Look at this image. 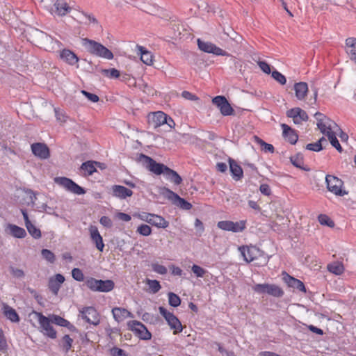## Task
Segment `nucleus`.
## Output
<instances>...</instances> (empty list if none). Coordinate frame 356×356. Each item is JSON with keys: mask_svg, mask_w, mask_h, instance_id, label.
<instances>
[{"mask_svg": "<svg viewBox=\"0 0 356 356\" xmlns=\"http://www.w3.org/2000/svg\"><path fill=\"white\" fill-rule=\"evenodd\" d=\"M317 120V127L321 132L328 137L331 145L341 152L343 149L336 137L337 130H340L338 125L331 119L327 118L323 113L317 112L314 115Z\"/></svg>", "mask_w": 356, "mask_h": 356, "instance_id": "1", "label": "nucleus"}, {"mask_svg": "<svg viewBox=\"0 0 356 356\" xmlns=\"http://www.w3.org/2000/svg\"><path fill=\"white\" fill-rule=\"evenodd\" d=\"M83 45L90 54L98 57L111 60L113 58V54L108 48L102 44L88 38L83 39Z\"/></svg>", "mask_w": 356, "mask_h": 356, "instance_id": "2", "label": "nucleus"}, {"mask_svg": "<svg viewBox=\"0 0 356 356\" xmlns=\"http://www.w3.org/2000/svg\"><path fill=\"white\" fill-rule=\"evenodd\" d=\"M86 285L92 291L109 292L114 289L115 284L111 280H102L89 277L86 280Z\"/></svg>", "mask_w": 356, "mask_h": 356, "instance_id": "3", "label": "nucleus"}, {"mask_svg": "<svg viewBox=\"0 0 356 356\" xmlns=\"http://www.w3.org/2000/svg\"><path fill=\"white\" fill-rule=\"evenodd\" d=\"M32 314L34 315L38 321L41 329L40 332H42L44 335L51 339H56L57 337V332L51 325V318L46 317L42 313L35 311H33Z\"/></svg>", "mask_w": 356, "mask_h": 356, "instance_id": "4", "label": "nucleus"}, {"mask_svg": "<svg viewBox=\"0 0 356 356\" xmlns=\"http://www.w3.org/2000/svg\"><path fill=\"white\" fill-rule=\"evenodd\" d=\"M148 124L154 129H156L160 126L167 124L170 128L175 124L173 120L171 118H168V115L162 111H156L151 113L147 116Z\"/></svg>", "mask_w": 356, "mask_h": 356, "instance_id": "5", "label": "nucleus"}, {"mask_svg": "<svg viewBox=\"0 0 356 356\" xmlns=\"http://www.w3.org/2000/svg\"><path fill=\"white\" fill-rule=\"evenodd\" d=\"M54 182L63 187L66 191L76 195H83L86 191L73 181L71 179L65 177H57L54 178Z\"/></svg>", "mask_w": 356, "mask_h": 356, "instance_id": "6", "label": "nucleus"}, {"mask_svg": "<svg viewBox=\"0 0 356 356\" xmlns=\"http://www.w3.org/2000/svg\"><path fill=\"white\" fill-rule=\"evenodd\" d=\"M139 160L145 165L147 169L156 175L164 174L166 168H168L164 164L157 163L151 157L143 154L140 155Z\"/></svg>", "mask_w": 356, "mask_h": 356, "instance_id": "7", "label": "nucleus"}, {"mask_svg": "<svg viewBox=\"0 0 356 356\" xmlns=\"http://www.w3.org/2000/svg\"><path fill=\"white\" fill-rule=\"evenodd\" d=\"M254 292L260 294L267 293L280 298L284 295L283 290L277 285L270 284H257L253 286Z\"/></svg>", "mask_w": 356, "mask_h": 356, "instance_id": "8", "label": "nucleus"}, {"mask_svg": "<svg viewBox=\"0 0 356 356\" xmlns=\"http://www.w3.org/2000/svg\"><path fill=\"white\" fill-rule=\"evenodd\" d=\"M159 310L160 314L163 316V318L167 321L170 327L174 330V334H177L182 331L183 327L181 323L177 316H175L172 313L168 311L163 307H159Z\"/></svg>", "mask_w": 356, "mask_h": 356, "instance_id": "9", "label": "nucleus"}, {"mask_svg": "<svg viewBox=\"0 0 356 356\" xmlns=\"http://www.w3.org/2000/svg\"><path fill=\"white\" fill-rule=\"evenodd\" d=\"M325 182L327 190L334 195L338 196H343L347 194V192L345 190H342L341 188L343 183L341 179H339L338 177L327 175L325 177Z\"/></svg>", "mask_w": 356, "mask_h": 356, "instance_id": "10", "label": "nucleus"}, {"mask_svg": "<svg viewBox=\"0 0 356 356\" xmlns=\"http://www.w3.org/2000/svg\"><path fill=\"white\" fill-rule=\"evenodd\" d=\"M127 325L129 329L134 332L142 340H149L152 338L151 332L147 330L146 326L138 321H130Z\"/></svg>", "mask_w": 356, "mask_h": 356, "instance_id": "11", "label": "nucleus"}, {"mask_svg": "<svg viewBox=\"0 0 356 356\" xmlns=\"http://www.w3.org/2000/svg\"><path fill=\"white\" fill-rule=\"evenodd\" d=\"M163 191V193L165 197L175 206L184 210H190L192 208V204L190 202L184 198L180 197L177 193H174L171 190L164 188Z\"/></svg>", "mask_w": 356, "mask_h": 356, "instance_id": "12", "label": "nucleus"}, {"mask_svg": "<svg viewBox=\"0 0 356 356\" xmlns=\"http://www.w3.org/2000/svg\"><path fill=\"white\" fill-rule=\"evenodd\" d=\"M217 226L219 229L225 231L241 232L246 227V221L240 220L238 222H233L231 220H222L218 222Z\"/></svg>", "mask_w": 356, "mask_h": 356, "instance_id": "13", "label": "nucleus"}, {"mask_svg": "<svg viewBox=\"0 0 356 356\" xmlns=\"http://www.w3.org/2000/svg\"><path fill=\"white\" fill-rule=\"evenodd\" d=\"M212 102L219 108L220 113L223 116L234 115V110L231 106L225 97L220 95L216 96L213 98Z\"/></svg>", "mask_w": 356, "mask_h": 356, "instance_id": "14", "label": "nucleus"}, {"mask_svg": "<svg viewBox=\"0 0 356 356\" xmlns=\"http://www.w3.org/2000/svg\"><path fill=\"white\" fill-rule=\"evenodd\" d=\"M197 42L198 48L204 52L213 54L216 56H229V54L226 51L211 42H204L200 39H197Z\"/></svg>", "mask_w": 356, "mask_h": 356, "instance_id": "15", "label": "nucleus"}, {"mask_svg": "<svg viewBox=\"0 0 356 356\" xmlns=\"http://www.w3.org/2000/svg\"><path fill=\"white\" fill-rule=\"evenodd\" d=\"M81 317L88 323L94 325L99 324V314L93 307H86L83 308L81 311Z\"/></svg>", "mask_w": 356, "mask_h": 356, "instance_id": "16", "label": "nucleus"}, {"mask_svg": "<svg viewBox=\"0 0 356 356\" xmlns=\"http://www.w3.org/2000/svg\"><path fill=\"white\" fill-rule=\"evenodd\" d=\"M286 116L292 118L296 124H300L308 120L307 113L299 107L291 108L286 112Z\"/></svg>", "mask_w": 356, "mask_h": 356, "instance_id": "17", "label": "nucleus"}, {"mask_svg": "<svg viewBox=\"0 0 356 356\" xmlns=\"http://www.w3.org/2000/svg\"><path fill=\"white\" fill-rule=\"evenodd\" d=\"M88 232L91 241L95 244L96 248L99 251L103 252L104 248V243L103 241V238L101 236L98 228L95 225H91L88 227Z\"/></svg>", "mask_w": 356, "mask_h": 356, "instance_id": "18", "label": "nucleus"}, {"mask_svg": "<svg viewBox=\"0 0 356 356\" xmlns=\"http://www.w3.org/2000/svg\"><path fill=\"white\" fill-rule=\"evenodd\" d=\"M31 147L33 154L41 159H47L50 156L49 149L44 143H33Z\"/></svg>", "mask_w": 356, "mask_h": 356, "instance_id": "19", "label": "nucleus"}, {"mask_svg": "<svg viewBox=\"0 0 356 356\" xmlns=\"http://www.w3.org/2000/svg\"><path fill=\"white\" fill-rule=\"evenodd\" d=\"M65 282V277L61 274H56L49 278L48 286L49 290L54 294L57 295L61 284Z\"/></svg>", "mask_w": 356, "mask_h": 356, "instance_id": "20", "label": "nucleus"}, {"mask_svg": "<svg viewBox=\"0 0 356 356\" xmlns=\"http://www.w3.org/2000/svg\"><path fill=\"white\" fill-rule=\"evenodd\" d=\"M281 127L282 129V136L284 139L292 145L296 144L298 139L296 131L286 124H282Z\"/></svg>", "mask_w": 356, "mask_h": 356, "instance_id": "21", "label": "nucleus"}, {"mask_svg": "<svg viewBox=\"0 0 356 356\" xmlns=\"http://www.w3.org/2000/svg\"><path fill=\"white\" fill-rule=\"evenodd\" d=\"M112 194L120 199H125L133 195V191L123 186L114 185L112 186Z\"/></svg>", "mask_w": 356, "mask_h": 356, "instance_id": "22", "label": "nucleus"}, {"mask_svg": "<svg viewBox=\"0 0 356 356\" xmlns=\"http://www.w3.org/2000/svg\"><path fill=\"white\" fill-rule=\"evenodd\" d=\"M112 314L114 319L118 322H122L127 318H134L131 312L122 307L113 308Z\"/></svg>", "mask_w": 356, "mask_h": 356, "instance_id": "23", "label": "nucleus"}, {"mask_svg": "<svg viewBox=\"0 0 356 356\" xmlns=\"http://www.w3.org/2000/svg\"><path fill=\"white\" fill-rule=\"evenodd\" d=\"M284 280L289 287L297 289L301 292H306L305 284L300 280L293 277L289 275H286V276L284 277Z\"/></svg>", "mask_w": 356, "mask_h": 356, "instance_id": "24", "label": "nucleus"}, {"mask_svg": "<svg viewBox=\"0 0 356 356\" xmlns=\"http://www.w3.org/2000/svg\"><path fill=\"white\" fill-rule=\"evenodd\" d=\"M229 170L232 178L236 180H240L243 176L242 168L232 159H229Z\"/></svg>", "mask_w": 356, "mask_h": 356, "instance_id": "25", "label": "nucleus"}, {"mask_svg": "<svg viewBox=\"0 0 356 356\" xmlns=\"http://www.w3.org/2000/svg\"><path fill=\"white\" fill-rule=\"evenodd\" d=\"M244 260L248 263L252 261L256 258L257 250L254 247L241 246L238 248Z\"/></svg>", "mask_w": 356, "mask_h": 356, "instance_id": "26", "label": "nucleus"}, {"mask_svg": "<svg viewBox=\"0 0 356 356\" xmlns=\"http://www.w3.org/2000/svg\"><path fill=\"white\" fill-rule=\"evenodd\" d=\"M346 51L350 60L356 62V39L349 38L346 40Z\"/></svg>", "mask_w": 356, "mask_h": 356, "instance_id": "27", "label": "nucleus"}, {"mask_svg": "<svg viewBox=\"0 0 356 356\" xmlns=\"http://www.w3.org/2000/svg\"><path fill=\"white\" fill-rule=\"evenodd\" d=\"M54 7L55 8L54 13L58 16H64L71 10L65 0H56Z\"/></svg>", "mask_w": 356, "mask_h": 356, "instance_id": "28", "label": "nucleus"}, {"mask_svg": "<svg viewBox=\"0 0 356 356\" xmlns=\"http://www.w3.org/2000/svg\"><path fill=\"white\" fill-rule=\"evenodd\" d=\"M60 58L70 65H74L79 61L77 56L73 51L66 49L60 52Z\"/></svg>", "mask_w": 356, "mask_h": 356, "instance_id": "29", "label": "nucleus"}, {"mask_svg": "<svg viewBox=\"0 0 356 356\" xmlns=\"http://www.w3.org/2000/svg\"><path fill=\"white\" fill-rule=\"evenodd\" d=\"M296 97L299 100H302L308 92V86L305 82H299L294 85Z\"/></svg>", "mask_w": 356, "mask_h": 356, "instance_id": "30", "label": "nucleus"}, {"mask_svg": "<svg viewBox=\"0 0 356 356\" xmlns=\"http://www.w3.org/2000/svg\"><path fill=\"white\" fill-rule=\"evenodd\" d=\"M136 47L138 50V54L140 56L141 61L147 65H151L153 63V56L152 53L147 51L144 47L137 45Z\"/></svg>", "mask_w": 356, "mask_h": 356, "instance_id": "31", "label": "nucleus"}, {"mask_svg": "<svg viewBox=\"0 0 356 356\" xmlns=\"http://www.w3.org/2000/svg\"><path fill=\"white\" fill-rule=\"evenodd\" d=\"M163 175L166 179L170 180L176 185H179L182 181V179L179 174L168 167L166 168Z\"/></svg>", "mask_w": 356, "mask_h": 356, "instance_id": "32", "label": "nucleus"}, {"mask_svg": "<svg viewBox=\"0 0 356 356\" xmlns=\"http://www.w3.org/2000/svg\"><path fill=\"white\" fill-rule=\"evenodd\" d=\"M8 229H9L10 234L15 238H23L26 236L25 229L17 225L9 224L8 225Z\"/></svg>", "mask_w": 356, "mask_h": 356, "instance_id": "33", "label": "nucleus"}, {"mask_svg": "<svg viewBox=\"0 0 356 356\" xmlns=\"http://www.w3.org/2000/svg\"><path fill=\"white\" fill-rule=\"evenodd\" d=\"M3 314L8 319L13 323L19 321V317L16 311L8 305H3Z\"/></svg>", "mask_w": 356, "mask_h": 356, "instance_id": "34", "label": "nucleus"}, {"mask_svg": "<svg viewBox=\"0 0 356 356\" xmlns=\"http://www.w3.org/2000/svg\"><path fill=\"white\" fill-rule=\"evenodd\" d=\"M149 224L159 228H166L169 222L162 216L152 214Z\"/></svg>", "mask_w": 356, "mask_h": 356, "instance_id": "35", "label": "nucleus"}, {"mask_svg": "<svg viewBox=\"0 0 356 356\" xmlns=\"http://www.w3.org/2000/svg\"><path fill=\"white\" fill-rule=\"evenodd\" d=\"M51 321L52 323L60 325L61 327H67L70 330L74 328V325H72L70 321L58 315H52L51 317Z\"/></svg>", "mask_w": 356, "mask_h": 356, "instance_id": "36", "label": "nucleus"}, {"mask_svg": "<svg viewBox=\"0 0 356 356\" xmlns=\"http://www.w3.org/2000/svg\"><path fill=\"white\" fill-rule=\"evenodd\" d=\"M327 270L337 275H341L344 271V267L342 263L335 261L327 265Z\"/></svg>", "mask_w": 356, "mask_h": 356, "instance_id": "37", "label": "nucleus"}, {"mask_svg": "<svg viewBox=\"0 0 356 356\" xmlns=\"http://www.w3.org/2000/svg\"><path fill=\"white\" fill-rule=\"evenodd\" d=\"M324 144L327 145V142L324 137H322L316 143L307 144L306 149L310 151L320 152L321 149H323V146Z\"/></svg>", "mask_w": 356, "mask_h": 356, "instance_id": "38", "label": "nucleus"}, {"mask_svg": "<svg viewBox=\"0 0 356 356\" xmlns=\"http://www.w3.org/2000/svg\"><path fill=\"white\" fill-rule=\"evenodd\" d=\"M95 163H97L89 161L82 163L81 170L84 172L85 176L92 175L96 171Z\"/></svg>", "mask_w": 356, "mask_h": 356, "instance_id": "39", "label": "nucleus"}, {"mask_svg": "<svg viewBox=\"0 0 356 356\" xmlns=\"http://www.w3.org/2000/svg\"><path fill=\"white\" fill-rule=\"evenodd\" d=\"M73 339L68 334H65L63 337L60 346L65 353H67L72 347Z\"/></svg>", "mask_w": 356, "mask_h": 356, "instance_id": "40", "label": "nucleus"}, {"mask_svg": "<svg viewBox=\"0 0 356 356\" xmlns=\"http://www.w3.org/2000/svg\"><path fill=\"white\" fill-rule=\"evenodd\" d=\"M291 163L298 168L308 170V169L304 168V159L303 156L300 154H298L295 156H291L290 158Z\"/></svg>", "mask_w": 356, "mask_h": 356, "instance_id": "41", "label": "nucleus"}, {"mask_svg": "<svg viewBox=\"0 0 356 356\" xmlns=\"http://www.w3.org/2000/svg\"><path fill=\"white\" fill-rule=\"evenodd\" d=\"M256 142L259 144L261 147V149L265 152L273 153L275 148L273 145L264 142L263 140L257 136H255Z\"/></svg>", "mask_w": 356, "mask_h": 356, "instance_id": "42", "label": "nucleus"}, {"mask_svg": "<svg viewBox=\"0 0 356 356\" xmlns=\"http://www.w3.org/2000/svg\"><path fill=\"white\" fill-rule=\"evenodd\" d=\"M26 227L34 238H40L41 237V232L40 229L37 228L32 222L26 225Z\"/></svg>", "mask_w": 356, "mask_h": 356, "instance_id": "43", "label": "nucleus"}, {"mask_svg": "<svg viewBox=\"0 0 356 356\" xmlns=\"http://www.w3.org/2000/svg\"><path fill=\"white\" fill-rule=\"evenodd\" d=\"M41 254L42 257L50 264H54L56 261L55 254L49 250L42 249Z\"/></svg>", "mask_w": 356, "mask_h": 356, "instance_id": "44", "label": "nucleus"}, {"mask_svg": "<svg viewBox=\"0 0 356 356\" xmlns=\"http://www.w3.org/2000/svg\"><path fill=\"white\" fill-rule=\"evenodd\" d=\"M168 302L170 306L177 307L181 304V299L177 294L170 292L168 293Z\"/></svg>", "mask_w": 356, "mask_h": 356, "instance_id": "45", "label": "nucleus"}, {"mask_svg": "<svg viewBox=\"0 0 356 356\" xmlns=\"http://www.w3.org/2000/svg\"><path fill=\"white\" fill-rule=\"evenodd\" d=\"M318 219L321 225H327L330 227H333L334 226V221L325 214H320Z\"/></svg>", "mask_w": 356, "mask_h": 356, "instance_id": "46", "label": "nucleus"}, {"mask_svg": "<svg viewBox=\"0 0 356 356\" xmlns=\"http://www.w3.org/2000/svg\"><path fill=\"white\" fill-rule=\"evenodd\" d=\"M8 269L12 276L15 278L22 279L25 276V273L22 269L17 268L13 266H10Z\"/></svg>", "mask_w": 356, "mask_h": 356, "instance_id": "47", "label": "nucleus"}, {"mask_svg": "<svg viewBox=\"0 0 356 356\" xmlns=\"http://www.w3.org/2000/svg\"><path fill=\"white\" fill-rule=\"evenodd\" d=\"M102 73L109 78L117 79L120 76V71L115 68L104 69L102 70Z\"/></svg>", "mask_w": 356, "mask_h": 356, "instance_id": "48", "label": "nucleus"}, {"mask_svg": "<svg viewBox=\"0 0 356 356\" xmlns=\"http://www.w3.org/2000/svg\"><path fill=\"white\" fill-rule=\"evenodd\" d=\"M272 77L281 85H284L286 83V77L277 70H275L271 72Z\"/></svg>", "mask_w": 356, "mask_h": 356, "instance_id": "49", "label": "nucleus"}, {"mask_svg": "<svg viewBox=\"0 0 356 356\" xmlns=\"http://www.w3.org/2000/svg\"><path fill=\"white\" fill-rule=\"evenodd\" d=\"M191 270L197 277H203L207 273L206 269L196 264L192 266Z\"/></svg>", "mask_w": 356, "mask_h": 356, "instance_id": "50", "label": "nucleus"}, {"mask_svg": "<svg viewBox=\"0 0 356 356\" xmlns=\"http://www.w3.org/2000/svg\"><path fill=\"white\" fill-rule=\"evenodd\" d=\"M147 284L153 293H157L161 288L159 282L155 280H147Z\"/></svg>", "mask_w": 356, "mask_h": 356, "instance_id": "51", "label": "nucleus"}, {"mask_svg": "<svg viewBox=\"0 0 356 356\" xmlns=\"http://www.w3.org/2000/svg\"><path fill=\"white\" fill-rule=\"evenodd\" d=\"M137 232L142 236H147L152 233L151 227L147 225H141L138 227Z\"/></svg>", "mask_w": 356, "mask_h": 356, "instance_id": "52", "label": "nucleus"}, {"mask_svg": "<svg viewBox=\"0 0 356 356\" xmlns=\"http://www.w3.org/2000/svg\"><path fill=\"white\" fill-rule=\"evenodd\" d=\"M26 199H27V204L31 205L33 207H34L36 205V204H35V200H37L36 194L31 190L27 191L26 192Z\"/></svg>", "mask_w": 356, "mask_h": 356, "instance_id": "53", "label": "nucleus"}, {"mask_svg": "<svg viewBox=\"0 0 356 356\" xmlns=\"http://www.w3.org/2000/svg\"><path fill=\"white\" fill-rule=\"evenodd\" d=\"M72 276L73 279L78 282H82L84 280V275L82 270L78 268H74L72 269Z\"/></svg>", "mask_w": 356, "mask_h": 356, "instance_id": "54", "label": "nucleus"}, {"mask_svg": "<svg viewBox=\"0 0 356 356\" xmlns=\"http://www.w3.org/2000/svg\"><path fill=\"white\" fill-rule=\"evenodd\" d=\"M152 268L153 271L160 275H165L167 273V268L159 264H152Z\"/></svg>", "mask_w": 356, "mask_h": 356, "instance_id": "55", "label": "nucleus"}, {"mask_svg": "<svg viewBox=\"0 0 356 356\" xmlns=\"http://www.w3.org/2000/svg\"><path fill=\"white\" fill-rule=\"evenodd\" d=\"M257 64L264 73L269 74L271 72L270 66L266 61H259Z\"/></svg>", "mask_w": 356, "mask_h": 356, "instance_id": "56", "label": "nucleus"}, {"mask_svg": "<svg viewBox=\"0 0 356 356\" xmlns=\"http://www.w3.org/2000/svg\"><path fill=\"white\" fill-rule=\"evenodd\" d=\"M8 347L7 342L3 334V332L0 329V350L3 351L6 350Z\"/></svg>", "mask_w": 356, "mask_h": 356, "instance_id": "57", "label": "nucleus"}, {"mask_svg": "<svg viewBox=\"0 0 356 356\" xmlns=\"http://www.w3.org/2000/svg\"><path fill=\"white\" fill-rule=\"evenodd\" d=\"M99 222L105 227L111 228L113 225V222L111 219L108 216H102Z\"/></svg>", "mask_w": 356, "mask_h": 356, "instance_id": "58", "label": "nucleus"}, {"mask_svg": "<svg viewBox=\"0 0 356 356\" xmlns=\"http://www.w3.org/2000/svg\"><path fill=\"white\" fill-rule=\"evenodd\" d=\"M81 92L92 102H97L99 101V97L93 93H90L86 90H82Z\"/></svg>", "mask_w": 356, "mask_h": 356, "instance_id": "59", "label": "nucleus"}, {"mask_svg": "<svg viewBox=\"0 0 356 356\" xmlns=\"http://www.w3.org/2000/svg\"><path fill=\"white\" fill-rule=\"evenodd\" d=\"M170 269L172 271V274L173 275L181 276L183 274V270L178 266H175L172 264L169 266Z\"/></svg>", "mask_w": 356, "mask_h": 356, "instance_id": "60", "label": "nucleus"}, {"mask_svg": "<svg viewBox=\"0 0 356 356\" xmlns=\"http://www.w3.org/2000/svg\"><path fill=\"white\" fill-rule=\"evenodd\" d=\"M259 190L261 193L265 195H270V188L268 184H264L260 186Z\"/></svg>", "mask_w": 356, "mask_h": 356, "instance_id": "61", "label": "nucleus"}, {"mask_svg": "<svg viewBox=\"0 0 356 356\" xmlns=\"http://www.w3.org/2000/svg\"><path fill=\"white\" fill-rule=\"evenodd\" d=\"M181 96L186 99H188V100H196L197 99V97L192 94L191 92H188V91H183L182 93H181Z\"/></svg>", "mask_w": 356, "mask_h": 356, "instance_id": "62", "label": "nucleus"}, {"mask_svg": "<svg viewBox=\"0 0 356 356\" xmlns=\"http://www.w3.org/2000/svg\"><path fill=\"white\" fill-rule=\"evenodd\" d=\"M117 217L118 218V219L124 222H129L131 219V216L129 214L122 212L118 213Z\"/></svg>", "mask_w": 356, "mask_h": 356, "instance_id": "63", "label": "nucleus"}, {"mask_svg": "<svg viewBox=\"0 0 356 356\" xmlns=\"http://www.w3.org/2000/svg\"><path fill=\"white\" fill-rule=\"evenodd\" d=\"M124 350L121 348L114 347L111 348V353L113 356H121L124 354Z\"/></svg>", "mask_w": 356, "mask_h": 356, "instance_id": "64", "label": "nucleus"}]
</instances>
